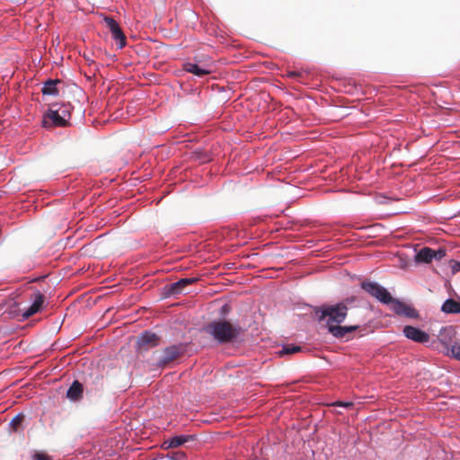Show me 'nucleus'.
<instances>
[{
	"mask_svg": "<svg viewBox=\"0 0 460 460\" xmlns=\"http://www.w3.org/2000/svg\"><path fill=\"white\" fill-rule=\"evenodd\" d=\"M452 271L454 273L460 271V261H455L452 265Z\"/></svg>",
	"mask_w": 460,
	"mask_h": 460,
	"instance_id": "obj_27",
	"label": "nucleus"
},
{
	"mask_svg": "<svg viewBox=\"0 0 460 460\" xmlns=\"http://www.w3.org/2000/svg\"><path fill=\"white\" fill-rule=\"evenodd\" d=\"M34 460H50L49 456L43 453H36Z\"/></svg>",
	"mask_w": 460,
	"mask_h": 460,
	"instance_id": "obj_26",
	"label": "nucleus"
},
{
	"mask_svg": "<svg viewBox=\"0 0 460 460\" xmlns=\"http://www.w3.org/2000/svg\"><path fill=\"white\" fill-rule=\"evenodd\" d=\"M451 354L452 356L456 358V359H459L460 360V344H454L452 345L451 349Z\"/></svg>",
	"mask_w": 460,
	"mask_h": 460,
	"instance_id": "obj_22",
	"label": "nucleus"
},
{
	"mask_svg": "<svg viewBox=\"0 0 460 460\" xmlns=\"http://www.w3.org/2000/svg\"><path fill=\"white\" fill-rule=\"evenodd\" d=\"M183 67L185 71L191 73L199 77L209 75L212 72L209 65H199L194 62H187L184 64Z\"/></svg>",
	"mask_w": 460,
	"mask_h": 460,
	"instance_id": "obj_9",
	"label": "nucleus"
},
{
	"mask_svg": "<svg viewBox=\"0 0 460 460\" xmlns=\"http://www.w3.org/2000/svg\"><path fill=\"white\" fill-rule=\"evenodd\" d=\"M183 353L181 346L172 345L164 349L163 355L159 359V366L164 367L172 361L177 359Z\"/></svg>",
	"mask_w": 460,
	"mask_h": 460,
	"instance_id": "obj_6",
	"label": "nucleus"
},
{
	"mask_svg": "<svg viewBox=\"0 0 460 460\" xmlns=\"http://www.w3.org/2000/svg\"><path fill=\"white\" fill-rule=\"evenodd\" d=\"M56 106V104H53L51 108L45 113L42 119L43 127H66L67 125L58 111H57Z\"/></svg>",
	"mask_w": 460,
	"mask_h": 460,
	"instance_id": "obj_4",
	"label": "nucleus"
},
{
	"mask_svg": "<svg viewBox=\"0 0 460 460\" xmlns=\"http://www.w3.org/2000/svg\"><path fill=\"white\" fill-rule=\"evenodd\" d=\"M190 439H192L191 436H175L164 441V445H167V447H178L186 443L187 441H189Z\"/></svg>",
	"mask_w": 460,
	"mask_h": 460,
	"instance_id": "obj_16",
	"label": "nucleus"
},
{
	"mask_svg": "<svg viewBox=\"0 0 460 460\" xmlns=\"http://www.w3.org/2000/svg\"><path fill=\"white\" fill-rule=\"evenodd\" d=\"M435 256V250L429 247L421 248L415 256V261L418 262L429 263Z\"/></svg>",
	"mask_w": 460,
	"mask_h": 460,
	"instance_id": "obj_12",
	"label": "nucleus"
},
{
	"mask_svg": "<svg viewBox=\"0 0 460 460\" xmlns=\"http://www.w3.org/2000/svg\"><path fill=\"white\" fill-rule=\"evenodd\" d=\"M60 80L58 79H56V80H52V79H49L48 81H46L41 88V93L43 95H53V96H57L58 95V89L57 87V85L58 84H60Z\"/></svg>",
	"mask_w": 460,
	"mask_h": 460,
	"instance_id": "obj_13",
	"label": "nucleus"
},
{
	"mask_svg": "<svg viewBox=\"0 0 460 460\" xmlns=\"http://www.w3.org/2000/svg\"><path fill=\"white\" fill-rule=\"evenodd\" d=\"M88 384L92 386L95 391L102 390L103 384V376L102 374H91L89 376Z\"/></svg>",
	"mask_w": 460,
	"mask_h": 460,
	"instance_id": "obj_17",
	"label": "nucleus"
},
{
	"mask_svg": "<svg viewBox=\"0 0 460 460\" xmlns=\"http://www.w3.org/2000/svg\"><path fill=\"white\" fill-rule=\"evenodd\" d=\"M408 318H418L419 314L417 310L410 305L406 306V309L403 311L402 314Z\"/></svg>",
	"mask_w": 460,
	"mask_h": 460,
	"instance_id": "obj_21",
	"label": "nucleus"
},
{
	"mask_svg": "<svg viewBox=\"0 0 460 460\" xmlns=\"http://www.w3.org/2000/svg\"><path fill=\"white\" fill-rule=\"evenodd\" d=\"M304 73L299 71H289L288 76L290 78L300 79L303 77Z\"/></svg>",
	"mask_w": 460,
	"mask_h": 460,
	"instance_id": "obj_24",
	"label": "nucleus"
},
{
	"mask_svg": "<svg viewBox=\"0 0 460 460\" xmlns=\"http://www.w3.org/2000/svg\"><path fill=\"white\" fill-rule=\"evenodd\" d=\"M33 297L32 305L22 314V316L26 319L38 313L44 303V295L40 291L35 292Z\"/></svg>",
	"mask_w": 460,
	"mask_h": 460,
	"instance_id": "obj_10",
	"label": "nucleus"
},
{
	"mask_svg": "<svg viewBox=\"0 0 460 460\" xmlns=\"http://www.w3.org/2000/svg\"><path fill=\"white\" fill-rule=\"evenodd\" d=\"M361 288L379 302L386 305L390 304L393 311L399 315H402L403 311L406 309V304L393 298L391 294L378 283L363 281L361 282Z\"/></svg>",
	"mask_w": 460,
	"mask_h": 460,
	"instance_id": "obj_3",
	"label": "nucleus"
},
{
	"mask_svg": "<svg viewBox=\"0 0 460 460\" xmlns=\"http://www.w3.org/2000/svg\"><path fill=\"white\" fill-rule=\"evenodd\" d=\"M441 310L446 314H459L460 303L454 299H447L442 305Z\"/></svg>",
	"mask_w": 460,
	"mask_h": 460,
	"instance_id": "obj_15",
	"label": "nucleus"
},
{
	"mask_svg": "<svg viewBox=\"0 0 460 460\" xmlns=\"http://www.w3.org/2000/svg\"><path fill=\"white\" fill-rule=\"evenodd\" d=\"M403 333L408 339L420 343L428 342L429 340L428 333L411 325H407L403 328Z\"/></svg>",
	"mask_w": 460,
	"mask_h": 460,
	"instance_id": "obj_7",
	"label": "nucleus"
},
{
	"mask_svg": "<svg viewBox=\"0 0 460 460\" xmlns=\"http://www.w3.org/2000/svg\"><path fill=\"white\" fill-rule=\"evenodd\" d=\"M445 256H446V250H444V249L435 250L434 259L440 260Z\"/></svg>",
	"mask_w": 460,
	"mask_h": 460,
	"instance_id": "obj_25",
	"label": "nucleus"
},
{
	"mask_svg": "<svg viewBox=\"0 0 460 460\" xmlns=\"http://www.w3.org/2000/svg\"><path fill=\"white\" fill-rule=\"evenodd\" d=\"M301 351L300 346L287 345L279 352L280 356L290 355Z\"/></svg>",
	"mask_w": 460,
	"mask_h": 460,
	"instance_id": "obj_19",
	"label": "nucleus"
},
{
	"mask_svg": "<svg viewBox=\"0 0 460 460\" xmlns=\"http://www.w3.org/2000/svg\"><path fill=\"white\" fill-rule=\"evenodd\" d=\"M332 405L333 406H341V407H345V408H351L353 406V402H352L337 401V402H333Z\"/></svg>",
	"mask_w": 460,
	"mask_h": 460,
	"instance_id": "obj_23",
	"label": "nucleus"
},
{
	"mask_svg": "<svg viewBox=\"0 0 460 460\" xmlns=\"http://www.w3.org/2000/svg\"><path fill=\"white\" fill-rule=\"evenodd\" d=\"M56 110H57V111H58L60 116L65 119L66 124H68V120L71 118V110H72L71 104L70 103H63Z\"/></svg>",
	"mask_w": 460,
	"mask_h": 460,
	"instance_id": "obj_18",
	"label": "nucleus"
},
{
	"mask_svg": "<svg viewBox=\"0 0 460 460\" xmlns=\"http://www.w3.org/2000/svg\"><path fill=\"white\" fill-rule=\"evenodd\" d=\"M198 279V278L181 279L177 282L171 284L170 292L172 295L180 294L187 286L196 283Z\"/></svg>",
	"mask_w": 460,
	"mask_h": 460,
	"instance_id": "obj_11",
	"label": "nucleus"
},
{
	"mask_svg": "<svg viewBox=\"0 0 460 460\" xmlns=\"http://www.w3.org/2000/svg\"><path fill=\"white\" fill-rule=\"evenodd\" d=\"M83 391V385L79 381L75 380L68 388L66 396L71 400L77 401L82 398Z\"/></svg>",
	"mask_w": 460,
	"mask_h": 460,
	"instance_id": "obj_14",
	"label": "nucleus"
},
{
	"mask_svg": "<svg viewBox=\"0 0 460 460\" xmlns=\"http://www.w3.org/2000/svg\"><path fill=\"white\" fill-rule=\"evenodd\" d=\"M159 344V337L151 332H144L137 338V345L140 349H149Z\"/></svg>",
	"mask_w": 460,
	"mask_h": 460,
	"instance_id": "obj_8",
	"label": "nucleus"
},
{
	"mask_svg": "<svg viewBox=\"0 0 460 460\" xmlns=\"http://www.w3.org/2000/svg\"><path fill=\"white\" fill-rule=\"evenodd\" d=\"M343 301L341 303L327 305L322 307L319 312H321L320 320H323L326 317L327 319V326L329 332L332 333L336 338H345L349 333L358 330L359 325H350V326H341L340 324L344 322L347 314H348V306L347 302Z\"/></svg>",
	"mask_w": 460,
	"mask_h": 460,
	"instance_id": "obj_1",
	"label": "nucleus"
},
{
	"mask_svg": "<svg viewBox=\"0 0 460 460\" xmlns=\"http://www.w3.org/2000/svg\"><path fill=\"white\" fill-rule=\"evenodd\" d=\"M106 26L109 28L112 39L116 41L118 47L122 49L126 45V37L118 22L111 17L104 19Z\"/></svg>",
	"mask_w": 460,
	"mask_h": 460,
	"instance_id": "obj_5",
	"label": "nucleus"
},
{
	"mask_svg": "<svg viewBox=\"0 0 460 460\" xmlns=\"http://www.w3.org/2000/svg\"><path fill=\"white\" fill-rule=\"evenodd\" d=\"M206 332L218 343L225 344L235 340L241 332L238 325H234L226 320L213 321L206 327Z\"/></svg>",
	"mask_w": 460,
	"mask_h": 460,
	"instance_id": "obj_2",
	"label": "nucleus"
},
{
	"mask_svg": "<svg viewBox=\"0 0 460 460\" xmlns=\"http://www.w3.org/2000/svg\"><path fill=\"white\" fill-rule=\"evenodd\" d=\"M24 420V415L23 414H17L12 420H11V427L13 430L18 431L22 423Z\"/></svg>",
	"mask_w": 460,
	"mask_h": 460,
	"instance_id": "obj_20",
	"label": "nucleus"
}]
</instances>
